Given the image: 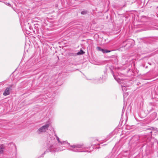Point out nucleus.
<instances>
[{"instance_id": "obj_2", "label": "nucleus", "mask_w": 158, "mask_h": 158, "mask_svg": "<svg viewBox=\"0 0 158 158\" xmlns=\"http://www.w3.org/2000/svg\"><path fill=\"white\" fill-rule=\"evenodd\" d=\"M10 94V88H7L3 93V95L6 96L9 95Z\"/></svg>"}, {"instance_id": "obj_6", "label": "nucleus", "mask_w": 158, "mask_h": 158, "mask_svg": "<svg viewBox=\"0 0 158 158\" xmlns=\"http://www.w3.org/2000/svg\"><path fill=\"white\" fill-rule=\"evenodd\" d=\"M103 53H107L109 52H110V51H108L106 50L102 49L101 51Z\"/></svg>"}, {"instance_id": "obj_5", "label": "nucleus", "mask_w": 158, "mask_h": 158, "mask_svg": "<svg viewBox=\"0 0 158 158\" xmlns=\"http://www.w3.org/2000/svg\"><path fill=\"white\" fill-rule=\"evenodd\" d=\"M72 147L73 148H80L81 147V146L80 145H73L72 146Z\"/></svg>"}, {"instance_id": "obj_7", "label": "nucleus", "mask_w": 158, "mask_h": 158, "mask_svg": "<svg viewBox=\"0 0 158 158\" xmlns=\"http://www.w3.org/2000/svg\"><path fill=\"white\" fill-rule=\"evenodd\" d=\"M87 13V11H83L81 12V14L82 15H85Z\"/></svg>"}, {"instance_id": "obj_1", "label": "nucleus", "mask_w": 158, "mask_h": 158, "mask_svg": "<svg viewBox=\"0 0 158 158\" xmlns=\"http://www.w3.org/2000/svg\"><path fill=\"white\" fill-rule=\"evenodd\" d=\"M49 124H47L40 127L37 131L38 133H41L42 132H45L48 129L49 126Z\"/></svg>"}, {"instance_id": "obj_8", "label": "nucleus", "mask_w": 158, "mask_h": 158, "mask_svg": "<svg viewBox=\"0 0 158 158\" xmlns=\"http://www.w3.org/2000/svg\"><path fill=\"white\" fill-rule=\"evenodd\" d=\"M97 49L99 51H101L102 49L100 47H97Z\"/></svg>"}, {"instance_id": "obj_13", "label": "nucleus", "mask_w": 158, "mask_h": 158, "mask_svg": "<svg viewBox=\"0 0 158 158\" xmlns=\"http://www.w3.org/2000/svg\"><path fill=\"white\" fill-rule=\"evenodd\" d=\"M125 88V86H122V89L123 90V88Z\"/></svg>"}, {"instance_id": "obj_11", "label": "nucleus", "mask_w": 158, "mask_h": 158, "mask_svg": "<svg viewBox=\"0 0 158 158\" xmlns=\"http://www.w3.org/2000/svg\"><path fill=\"white\" fill-rule=\"evenodd\" d=\"M117 81L119 83H121V80H120V79H118L117 80Z\"/></svg>"}, {"instance_id": "obj_10", "label": "nucleus", "mask_w": 158, "mask_h": 158, "mask_svg": "<svg viewBox=\"0 0 158 158\" xmlns=\"http://www.w3.org/2000/svg\"><path fill=\"white\" fill-rule=\"evenodd\" d=\"M130 44L133 43V40H130V41H129Z\"/></svg>"}, {"instance_id": "obj_3", "label": "nucleus", "mask_w": 158, "mask_h": 158, "mask_svg": "<svg viewBox=\"0 0 158 158\" xmlns=\"http://www.w3.org/2000/svg\"><path fill=\"white\" fill-rule=\"evenodd\" d=\"M5 150V147L3 145L0 146V153H3Z\"/></svg>"}, {"instance_id": "obj_9", "label": "nucleus", "mask_w": 158, "mask_h": 158, "mask_svg": "<svg viewBox=\"0 0 158 158\" xmlns=\"http://www.w3.org/2000/svg\"><path fill=\"white\" fill-rule=\"evenodd\" d=\"M56 139H57V140L58 143H61V142L60 140L59 139L58 137H57V136L56 137Z\"/></svg>"}, {"instance_id": "obj_4", "label": "nucleus", "mask_w": 158, "mask_h": 158, "mask_svg": "<svg viewBox=\"0 0 158 158\" xmlns=\"http://www.w3.org/2000/svg\"><path fill=\"white\" fill-rule=\"evenodd\" d=\"M84 53V52L82 50H81L80 51L78 52L77 53V55H81L83 54Z\"/></svg>"}, {"instance_id": "obj_12", "label": "nucleus", "mask_w": 158, "mask_h": 158, "mask_svg": "<svg viewBox=\"0 0 158 158\" xmlns=\"http://www.w3.org/2000/svg\"><path fill=\"white\" fill-rule=\"evenodd\" d=\"M67 143V142H66V141H63L62 142H61V143H61V144H63L64 143Z\"/></svg>"}]
</instances>
